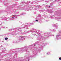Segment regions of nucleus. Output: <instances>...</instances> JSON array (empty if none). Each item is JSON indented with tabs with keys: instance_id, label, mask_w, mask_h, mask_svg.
<instances>
[{
	"instance_id": "1",
	"label": "nucleus",
	"mask_w": 61,
	"mask_h": 61,
	"mask_svg": "<svg viewBox=\"0 0 61 61\" xmlns=\"http://www.w3.org/2000/svg\"><path fill=\"white\" fill-rule=\"evenodd\" d=\"M5 40H7L8 39V38H5Z\"/></svg>"
},
{
	"instance_id": "2",
	"label": "nucleus",
	"mask_w": 61,
	"mask_h": 61,
	"mask_svg": "<svg viewBox=\"0 0 61 61\" xmlns=\"http://www.w3.org/2000/svg\"><path fill=\"white\" fill-rule=\"evenodd\" d=\"M59 60H61V57H60V58H59Z\"/></svg>"
},
{
	"instance_id": "3",
	"label": "nucleus",
	"mask_w": 61,
	"mask_h": 61,
	"mask_svg": "<svg viewBox=\"0 0 61 61\" xmlns=\"http://www.w3.org/2000/svg\"><path fill=\"white\" fill-rule=\"evenodd\" d=\"M36 21L37 22H38V21L37 20H36Z\"/></svg>"
},
{
	"instance_id": "4",
	"label": "nucleus",
	"mask_w": 61,
	"mask_h": 61,
	"mask_svg": "<svg viewBox=\"0 0 61 61\" xmlns=\"http://www.w3.org/2000/svg\"><path fill=\"white\" fill-rule=\"evenodd\" d=\"M49 7H50V6H49Z\"/></svg>"
},
{
	"instance_id": "5",
	"label": "nucleus",
	"mask_w": 61,
	"mask_h": 61,
	"mask_svg": "<svg viewBox=\"0 0 61 61\" xmlns=\"http://www.w3.org/2000/svg\"><path fill=\"white\" fill-rule=\"evenodd\" d=\"M35 45V46H36V45Z\"/></svg>"
}]
</instances>
